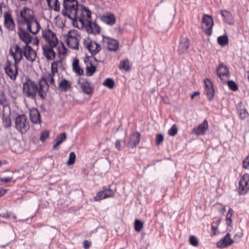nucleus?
<instances>
[{"label": "nucleus", "mask_w": 249, "mask_h": 249, "mask_svg": "<svg viewBox=\"0 0 249 249\" xmlns=\"http://www.w3.org/2000/svg\"><path fill=\"white\" fill-rule=\"evenodd\" d=\"M17 21L18 26H26L27 30L33 35H36L41 29L33 10L27 7H24L17 15Z\"/></svg>", "instance_id": "1"}, {"label": "nucleus", "mask_w": 249, "mask_h": 249, "mask_svg": "<svg viewBox=\"0 0 249 249\" xmlns=\"http://www.w3.org/2000/svg\"><path fill=\"white\" fill-rule=\"evenodd\" d=\"M49 85L45 81L39 80L37 83L29 80L23 85V93L28 98L35 99L37 94L42 99H45L47 96Z\"/></svg>", "instance_id": "2"}, {"label": "nucleus", "mask_w": 249, "mask_h": 249, "mask_svg": "<svg viewBox=\"0 0 249 249\" xmlns=\"http://www.w3.org/2000/svg\"><path fill=\"white\" fill-rule=\"evenodd\" d=\"M9 53L13 58H17L19 62L24 57L30 62H33L36 58V52L28 44H22L18 42L12 46L9 51Z\"/></svg>", "instance_id": "3"}, {"label": "nucleus", "mask_w": 249, "mask_h": 249, "mask_svg": "<svg viewBox=\"0 0 249 249\" xmlns=\"http://www.w3.org/2000/svg\"><path fill=\"white\" fill-rule=\"evenodd\" d=\"M76 13L75 18H73L71 20L74 27L81 29L84 27V25L89 23L91 19V12L89 9L80 5Z\"/></svg>", "instance_id": "4"}, {"label": "nucleus", "mask_w": 249, "mask_h": 249, "mask_svg": "<svg viewBox=\"0 0 249 249\" xmlns=\"http://www.w3.org/2000/svg\"><path fill=\"white\" fill-rule=\"evenodd\" d=\"M80 5L76 0H64L62 10V15L72 20L73 18H75L76 12Z\"/></svg>", "instance_id": "5"}, {"label": "nucleus", "mask_w": 249, "mask_h": 249, "mask_svg": "<svg viewBox=\"0 0 249 249\" xmlns=\"http://www.w3.org/2000/svg\"><path fill=\"white\" fill-rule=\"evenodd\" d=\"M13 59L14 60V63H12L8 60L6 61L4 67V70L6 75L12 81H15L18 73V65L20 62L18 61L17 58Z\"/></svg>", "instance_id": "6"}, {"label": "nucleus", "mask_w": 249, "mask_h": 249, "mask_svg": "<svg viewBox=\"0 0 249 249\" xmlns=\"http://www.w3.org/2000/svg\"><path fill=\"white\" fill-rule=\"evenodd\" d=\"M67 45L73 49H78L80 35L77 30H71L65 36Z\"/></svg>", "instance_id": "7"}, {"label": "nucleus", "mask_w": 249, "mask_h": 249, "mask_svg": "<svg viewBox=\"0 0 249 249\" xmlns=\"http://www.w3.org/2000/svg\"><path fill=\"white\" fill-rule=\"evenodd\" d=\"M15 127L20 133H26L30 128L29 122L24 114L18 115L14 120Z\"/></svg>", "instance_id": "8"}, {"label": "nucleus", "mask_w": 249, "mask_h": 249, "mask_svg": "<svg viewBox=\"0 0 249 249\" xmlns=\"http://www.w3.org/2000/svg\"><path fill=\"white\" fill-rule=\"evenodd\" d=\"M42 36L46 42L45 45H50L53 46H57L58 39L56 35L50 29H45L42 30Z\"/></svg>", "instance_id": "9"}, {"label": "nucleus", "mask_w": 249, "mask_h": 249, "mask_svg": "<svg viewBox=\"0 0 249 249\" xmlns=\"http://www.w3.org/2000/svg\"><path fill=\"white\" fill-rule=\"evenodd\" d=\"M83 44L84 48L87 49L92 55L96 54L101 50V46L95 41L89 37L84 39Z\"/></svg>", "instance_id": "10"}, {"label": "nucleus", "mask_w": 249, "mask_h": 249, "mask_svg": "<svg viewBox=\"0 0 249 249\" xmlns=\"http://www.w3.org/2000/svg\"><path fill=\"white\" fill-rule=\"evenodd\" d=\"M103 44L110 51L116 52L119 49V41L110 37L103 36Z\"/></svg>", "instance_id": "11"}, {"label": "nucleus", "mask_w": 249, "mask_h": 249, "mask_svg": "<svg viewBox=\"0 0 249 249\" xmlns=\"http://www.w3.org/2000/svg\"><path fill=\"white\" fill-rule=\"evenodd\" d=\"M214 25L213 20L211 16L203 14V32L210 36L212 33V29Z\"/></svg>", "instance_id": "12"}, {"label": "nucleus", "mask_w": 249, "mask_h": 249, "mask_svg": "<svg viewBox=\"0 0 249 249\" xmlns=\"http://www.w3.org/2000/svg\"><path fill=\"white\" fill-rule=\"evenodd\" d=\"M249 190V175L244 174L239 182L238 192L240 195H245Z\"/></svg>", "instance_id": "13"}, {"label": "nucleus", "mask_w": 249, "mask_h": 249, "mask_svg": "<svg viewBox=\"0 0 249 249\" xmlns=\"http://www.w3.org/2000/svg\"><path fill=\"white\" fill-rule=\"evenodd\" d=\"M249 190V175L244 174L239 182L238 192L240 195H245Z\"/></svg>", "instance_id": "14"}, {"label": "nucleus", "mask_w": 249, "mask_h": 249, "mask_svg": "<svg viewBox=\"0 0 249 249\" xmlns=\"http://www.w3.org/2000/svg\"><path fill=\"white\" fill-rule=\"evenodd\" d=\"M78 84L84 93L88 95L93 94V88L87 79L81 78L79 79Z\"/></svg>", "instance_id": "15"}, {"label": "nucleus", "mask_w": 249, "mask_h": 249, "mask_svg": "<svg viewBox=\"0 0 249 249\" xmlns=\"http://www.w3.org/2000/svg\"><path fill=\"white\" fill-rule=\"evenodd\" d=\"M24 27L18 26V34L22 44H29L32 41V36L28 32L27 30L23 28Z\"/></svg>", "instance_id": "16"}, {"label": "nucleus", "mask_w": 249, "mask_h": 249, "mask_svg": "<svg viewBox=\"0 0 249 249\" xmlns=\"http://www.w3.org/2000/svg\"><path fill=\"white\" fill-rule=\"evenodd\" d=\"M141 134L138 132L132 133L128 139L127 147L133 149L136 148L140 143L141 141Z\"/></svg>", "instance_id": "17"}, {"label": "nucleus", "mask_w": 249, "mask_h": 249, "mask_svg": "<svg viewBox=\"0 0 249 249\" xmlns=\"http://www.w3.org/2000/svg\"><path fill=\"white\" fill-rule=\"evenodd\" d=\"M190 46V39L187 37H180L178 48V52L179 54L187 52Z\"/></svg>", "instance_id": "18"}, {"label": "nucleus", "mask_w": 249, "mask_h": 249, "mask_svg": "<svg viewBox=\"0 0 249 249\" xmlns=\"http://www.w3.org/2000/svg\"><path fill=\"white\" fill-rule=\"evenodd\" d=\"M56 46L50 45H43L42 46L43 54L48 60H53L55 57V53L54 48Z\"/></svg>", "instance_id": "19"}, {"label": "nucleus", "mask_w": 249, "mask_h": 249, "mask_svg": "<svg viewBox=\"0 0 249 249\" xmlns=\"http://www.w3.org/2000/svg\"><path fill=\"white\" fill-rule=\"evenodd\" d=\"M205 85V91L206 95L209 101H212L214 96V90L212 81L208 78L203 81Z\"/></svg>", "instance_id": "20"}, {"label": "nucleus", "mask_w": 249, "mask_h": 249, "mask_svg": "<svg viewBox=\"0 0 249 249\" xmlns=\"http://www.w3.org/2000/svg\"><path fill=\"white\" fill-rule=\"evenodd\" d=\"M4 25L5 27L9 30H14L16 27L12 14L10 12L4 13Z\"/></svg>", "instance_id": "21"}, {"label": "nucleus", "mask_w": 249, "mask_h": 249, "mask_svg": "<svg viewBox=\"0 0 249 249\" xmlns=\"http://www.w3.org/2000/svg\"><path fill=\"white\" fill-rule=\"evenodd\" d=\"M233 242L234 241L231 238V234L227 233L223 238L217 243V247L221 249L227 248L232 245Z\"/></svg>", "instance_id": "22"}, {"label": "nucleus", "mask_w": 249, "mask_h": 249, "mask_svg": "<svg viewBox=\"0 0 249 249\" xmlns=\"http://www.w3.org/2000/svg\"><path fill=\"white\" fill-rule=\"evenodd\" d=\"M30 117L33 124H38L41 123L40 114L37 109L32 108L30 110Z\"/></svg>", "instance_id": "23"}, {"label": "nucleus", "mask_w": 249, "mask_h": 249, "mask_svg": "<svg viewBox=\"0 0 249 249\" xmlns=\"http://www.w3.org/2000/svg\"><path fill=\"white\" fill-rule=\"evenodd\" d=\"M84 62L86 64V74L87 76H91L96 71L97 69L95 66L93 65L89 60V58H85Z\"/></svg>", "instance_id": "24"}, {"label": "nucleus", "mask_w": 249, "mask_h": 249, "mask_svg": "<svg viewBox=\"0 0 249 249\" xmlns=\"http://www.w3.org/2000/svg\"><path fill=\"white\" fill-rule=\"evenodd\" d=\"M216 72L220 78L224 76H230V72L228 67L223 63L219 65V66L216 69Z\"/></svg>", "instance_id": "25"}, {"label": "nucleus", "mask_w": 249, "mask_h": 249, "mask_svg": "<svg viewBox=\"0 0 249 249\" xmlns=\"http://www.w3.org/2000/svg\"><path fill=\"white\" fill-rule=\"evenodd\" d=\"M86 28V30L89 33H93L94 34H99L100 33L101 28L96 23L92 22L91 20H90L89 23L84 25Z\"/></svg>", "instance_id": "26"}, {"label": "nucleus", "mask_w": 249, "mask_h": 249, "mask_svg": "<svg viewBox=\"0 0 249 249\" xmlns=\"http://www.w3.org/2000/svg\"><path fill=\"white\" fill-rule=\"evenodd\" d=\"M220 13L223 18L224 22L230 25L234 24L233 17L231 12L227 10H221Z\"/></svg>", "instance_id": "27"}, {"label": "nucleus", "mask_w": 249, "mask_h": 249, "mask_svg": "<svg viewBox=\"0 0 249 249\" xmlns=\"http://www.w3.org/2000/svg\"><path fill=\"white\" fill-rule=\"evenodd\" d=\"M71 88V82L65 78L61 80L58 83V89L62 92H66Z\"/></svg>", "instance_id": "28"}, {"label": "nucleus", "mask_w": 249, "mask_h": 249, "mask_svg": "<svg viewBox=\"0 0 249 249\" xmlns=\"http://www.w3.org/2000/svg\"><path fill=\"white\" fill-rule=\"evenodd\" d=\"M101 19L103 22L110 26L114 25L116 21V18L113 14L104 15Z\"/></svg>", "instance_id": "29"}, {"label": "nucleus", "mask_w": 249, "mask_h": 249, "mask_svg": "<svg viewBox=\"0 0 249 249\" xmlns=\"http://www.w3.org/2000/svg\"><path fill=\"white\" fill-rule=\"evenodd\" d=\"M56 73L55 72H53V71H50L45 75V76L42 77L39 80H44L46 82V83L49 85V84L55 86V81L54 79V76Z\"/></svg>", "instance_id": "30"}, {"label": "nucleus", "mask_w": 249, "mask_h": 249, "mask_svg": "<svg viewBox=\"0 0 249 249\" xmlns=\"http://www.w3.org/2000/svg\"><path fill=\"white\" fill-rule=\"evenodd\" d=\"M66 139L67 136L65 132H63L58 135L55 140L56 143L53 145V149L58 150L59 145L65 141Z\"/></svg>", "instance_id": "31"}, {"label": "nucleus", "mask_w": 249, "mask_h": 249, "mask_svg": "<svg viewBox=\"0 0 249 249\" xmlns=\"http://www.w3.org/2000/svg\"><path fill=\"white\" fill-rule=\"evenodd\" d=\"M72 69L73 71L78 75H82L84 74V71L79 66V60L75 59L72 63Z\"/></svg>", "instance_id": "32"}, {"label": "nucleus", "mask_w": 249, "mask_h": 249, "mask_svg": "<svg viewBox=\"0 0 249 249\" xmlns=\"http://www.w3.org/2000/svg\"><path fill=\"white\" fill-rule=\"evenodd\" d=\"M49 7L56 11L59 12L60 10V5L58 0H46Z\"/></svg>", "instance_id": "33"}, {"label": "nucleus", "mask_w": 249, "mask_h": 249, "mask_svg": "<svg viewBox=\"0 0 249 249\" xmlns=\"http://www.w3.org/2000/svg\"><path fill=\"white\" fill-rule=\"evenodd\" d=\"M130 64L128 59L122 60L120 61L119 68L121 70H124L126 71H128L130 69Z\"/></svg>", "instance_id": "34"}, {"label": "nucleus", "mask_w": 249, "mask_h": 249, "mask_svg": "<svg viewBox=\"0 0 249 249\" xmlns=\"http://www.w3.org/2000/svg\"><path fill=\"white\" fill-rule=\"evenodd\" d=\"M2 123L5 128H10L12 125L11 120L9 116L3 115L2 117Z\"/></svg>", "instance_id": "35"}, {"label": "nucleus", "mask_w": 249, "mask_h": 249, "mask_svg": "<svg viewBox=\"0 0 249 249\" xmlns=\"http://www.w3.org/2000/svg\"><path fill=\"white\" fill-rule=\"evenodd\" d=\"M234 213L233 210L231 208H229L226 214V224L228 226L231 227L232 224L231 217Z\"/></svg>", "instance_id": "36"}, {"label": "nucleus", "mask_w": 249, "mask_h": 249, "mask_svg": "<svg viewBox=\"0 0 249 249\" xmlns=\"http://www.w3.org/2000/svg\"><path fill=\"white\" fill-rule=\"evenodd\" d=\"M217 42L221 46H224L228 44L229 39L226 35L221 36L217 38Z\"/></svg>", "instance_id": "37"}, {"label": "nucleus", "mask_w": 249, "mask_h": 249, "mask_svg": "<svg viewBox=\"0 0 249 249\" xmlns=\"http://www.w3.org/2000/svg\"><path fill=\"white\" fill-rule=\"evenodd\" d=\"M0 104L3 108L9 107V103L3 92L0 93Z\"/></svg>", "instance_id": "38"}, {"label": "nucleus", "mask_w": 249, "mask_h": 249, "mask_svg": "<svg viewBox=\"0 0 249 249\" xmlns=\"http://www.w3.org/2000/svg\"><path fill=\"white\" fill-rule=\"evenodd\" d=\"M143 227V223L141 220L136 219L134 222V229L135 231L140 232Z\"/></svg>", "instance_id": "39"}, {"label": "nucleus", "mask_w": 249, "mask_h": 249, "mask_svg": "<svg viewBox=\"0 0 249 249\" xmlns=\"http://www.w3.org/2000/svg\"><path fill=\"white\" fill-rule=\"evenodd\" d=\"M104 194V189L103 191H101L98 192L96 196L93 197V199L95 201H99L103 199H106V198L105 197Z\"/></svg>", "instance_id": "40"}, {"label": "nucleus", "mask_w": 249, "mask_h": 249, "mask_svg": "<svg viewBox=\"0 0 249 249\" xmlns=\"http://www.w3.org/2000/svg\"><path fill=\"white\" fill-rule=\"evenodd\" d=\"M103 85L109 89H112L114 87V81L112 79L107 78L104 82Z\"/></svg>", "instance_id": "41"}, {"label": "nucleus", "mask_w": 249, "mask_h": 249, "mask_svg": "<svg viewBox=\"0 0 249 249\" xmlns=\"http://www.w3.org/2000/svg\"><path fill=\"white\" fill-rule=\"evenodd\" d=\"M104 189V194H105V197L107 198L109 197H113L115 196V193L114 191L111 190L110 188V186L108 187L107 189Z\"/></svg>", "instance_id": "42"}, {"label": "nucleus", "mask_w": 249, "mask_h": 249, "mask_svg": "<svg viewBox=\"0 0 249 249\" xmlns=\"http://www.w3.org/2000/svg\"><path fill=\"white\" fill-rule=\"evenodd\" d=\"M76 159V156L74 152H71L70 153L69 159L67 162L68 165H71L74 163Z\"/></svg>", "instance_id": "43"}, {"label": "nucleus", "mask_w": 249, "mask_h": 249, "mask_svg": "<svg viewBox=\"0 0 249 249\" xmlns=\"http://www.w3.org/2000/svg\"><path fill=\"white\" fill-rule=\"evenodd\" d=\"M61 63V62L59 61H53L51 64V71L53 72H55L56 73H58V65Z\"/></svg>", "instance_id": "44"}, {"label": "nucleus", "mask_w": 249, "mask_h": 249, "mask_svg": "<svg viewBox=\"0 0 249 249\" xmlns=\"http://www.w3.org/2000/svg\"><path fill=\"white\" fill-rule=\"evenodd\" d=\"M220 222V220L218 219L215 222H213L212 224L211 228L212 230L213 235H215L216 234V231L217 230V227Z\"/></svg>", "instance_id": "45"}, {"label": "nucleus", "mask_w": 249, "mask_h": 249, "mask_svg": "<svg viewBox=\"0 0 249 249\" xmlns=\"http://www.w3.org/2000/svg\"><path fill=\"white\" fill-rule=\"evenodd\" d=\"M178 133V129L176 124H173L168 130V134L170 136H174Z\"/></svg>", "instance_id": "46"}, {"label": "nucleus", "mask_w": 249, "mask_h": 249, "mask_svg": "<svg viewBox=\"0 0 249 249\" xmlns=\"http://www.w3.org/2000/svg\"><path fill=\"white\" fill-rule=\"evenodd\" d=\"M192 133L197 135H201L202 134V124H199V125L194 128L192 130Z\"/></svg>", "instance_id": "47"}, {"label": "nucleus", "mask_w": 249, "mask_h": 249, "mask_svg": "<svg viewBox=\"0 0 249 249\" xmlns=\"http://www.w3.org/2000/svg\"><path fill=\"white\" fill-rule=\"evenodd\" d=\"M228 85L229 88L232 91H236L238 89V86L233 81H229L228 82Z\"/></svg>", "instance_id": "48"}, {"label": "nucleus", "mask_w": 249, "mask_h": 249, "mask_svg": "<svg viewBox=\"0 0 249 249\" xmlns=\"http://www.w3.org/2000/svg\"><path fill=\"white\" fill-rule=\"evenodd\" d=\"M238 115L241 119H245L248 115L247 110L244 109H240L238 110Z\"/></svg>", "instance_id": "49"}, {"label": "nucleus", "mask_w": 249, "mask_h": 249, "mask_svg": "<svg viewBox=\"0 0 249 249\" xmlns=\"http://www.w3.org/2000/svg\"><path fill=\"white\" fill-rule=\"evenodd\" d=\"M57 50L58 51V53L60 55H64L67 53V49L63 45H62L61 46L58 47L57 48Z\"/></svg>", "instance_id": "50"}, {"label": "nucleus", "mask_w": 249, "mask_h": 249, "mask_svg": "<svg viewBox=\"0 0 249 249\" xmlns=\"http://www.w3.org/2000/svg\"><path fill=\"white\" fill-rule=\"evenodd\" d=\"M190 243L193 246L196 247L198 246V240L196 236L192 235L189 238Z\"/></svg>", "instance_id": "51"}, {"label": "nucleus", "mask_w": 249, "mask_h": 249, "mask_svg": "<svg viewBox=\"0 0 249 249\" xmlns=\"http://www.w3.org/2000/svg\"><path fill=\"white\" fill-rule=\"evenodd\" d=\"M163 136L161 134H158L156 136V143L157 145H160L163 141Z\"/></svg>", "instance_id": "52"}, {"label": "nucleus", "mask_w": 249, "mask_h": 249, "mask_svg": "<svg viewBox=\"0 0 249 249\" xmlns=\"http://www.w3.org/2000/svg\"><path fill=\"white\" fill-rule=\"evenodd\" d=\"M49 133L48 131H44L41 132L40 137V140L42 142H44L46 139L49 137Z\"/></svg>", "instance_id": "53"}, {"label": "nucleus", "mask_w": 249, "mask_h": 249, "mask_svg": "<svg viewBox=\"0 0 249 249\" xmlns=\"http://www.w3.org/2000/svg\"><path fill=\"white\" fill-rule=\"evenodd\" d=\"M243 166L244 168L249 169V156H247L243 161Z\"/></svg>", "instance_id": "54"}, {"label": "nucleus", "mask_w": 249, "mask_h": 249, "mask_svg": "<svg viewBox=\"0 0 249 249\" xmlns=\"http://www.w3.org/2000/svg\"><path fill=\"white\" fill-rule=\"evenodd\" d=\"M91 242H90L88 240H85L83 243V247L85 249H88L91 246Z\"/></svg>", "instance_id": "55"}, {"label": "nucleus", "mask_w": 249, "mask_h": 249, "mask_svg": "<svg viewBox=\"0 0 249 249\" xmlns=\"http://www.w3.org/2000/svg\"><path fill=\"white\" fill-rule=\"evenodd\" d=\"M12 179V177H5L3 178H0V181L4 183H7L11 182Z\"/></svg>", "instance_id": "56"}, {"label": "nucleus", "mask_w": 249, "mask_h": 249, "mask_svg": "<svg viewBox=\"0 0 249 249\" xmlns=\"http://www.w3.org/2000/svg\"><path fill=\"white\" fill-rule=\"evenodd\" d=\"M115 146L116 149H117L118 151L121 150V141L120 140H117L116 141Z\"/></svg>", "instance_id": "57"}, {"label": "nucleus", "mask_w": 249, "mask_h": 249, "mask_svg": "<svg viewBox=\"0 0 249 249\" xmlns=\"http://www.w3.org/2000/svg\"><path fill=\"white\" fill-rule=\"evenodd\" d=\"M208 124L207 121H203V134L205 133V131L208 129Z\"/></svg>", "instance_id": "58"}, {"label": "nucleus", "mask_w": 249, "mask_h": 249, "mask_svg": "<svg viewBox=\"0 0 249 249\" xmlns=\"http://www.w3.org/2000/svg\"><path fill=\"white\" fill-rule=\"evenodd\" d=\"M5 7V4L3 2H0V18L2 17V7Z\"/></svg>", "instance_id": "59"}, {"label": "nucleus", "mask_w": 249, "mask_h": 249, "mask_svg": "<svg viewBox=\"0 0 249 249\" xmlns=\"http://www.w3.org/2000/svg\"><path fill=\"white\" fill-rule=\"evenodd\" d=\"M6 192V190H0V198L3 196Z\"/></svg>", "instance_id": "60"}, {"label": "nucleus", "mask_w": 249, "mask_h": 249, "mask_svg": "<svg viewBox=\"0 0 249 249\" xmlns=\"http://www.w3.org/2000/svg\"><path fill=\"white\" fill-rule=\"evenodd\" d=\"M200 94L199 92H195L193 94L191 95V99H193L195 96L199 95Z\"/></svg>", "instance_id": "61"}, {"label": "nucleus", "mask_w": 249, "mask_h": 249, "mask_svg": "<svg viewBox=\"0 0 249 249\" xmlns=\"http://www.w3.org/2000/svg\"><path fill=\"white\" fill-rule=\"evenodd\" d=\"M2 35V29L1 27L0 26V36Z\"/></svg>", "instance_id": "62"}, {"label": "nucleus", "mask_w": 249, "mask_h": 249, "mask_svg": "<svg viewBox=\"0 0 249 249\" xmlns=\"http://www.w3.org/2000/svg\"><path fill=\"white\" fill-rule=\"evenodd\" d=\"M225 210H225V207L222 208V211H223V212H225Z\"/></svg>", "instance_id": "63"}, {"label": "nucleus", "mask_w": 249, "mask_h": 249, "mask_svg": "<svg viewBox=\"0 0 249 249\" xmlns=\"http://www.w3.org/2000/svg\"><path fill=\"white\" fill-rule=\"evenodd\" d=\"M20 1H26L28 0H19Z\"/></svg>", "instance_id": "64"}]
</instances>
